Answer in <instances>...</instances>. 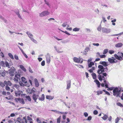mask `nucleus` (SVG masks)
<instances>
[{"instance_id": "obj_1", "label": "nucleus", "mask_w": 123, "mask_h": 123, "mask_svg": "<svg viewBox=\"0 0 123 123\" xmlns=\"http://www.w3.org/2000/svg\"><path fill=\"white\" fill-rule=\"evenodd\" d=\"M98 68L99 69L97 71L98 73V74H102L105 77L107 75V74L106 73H104V72H105L106 73L108 72V69L107 67H106L104 68L103 66L101 65H99L98 66Z\"/></svg>"}, {"instance_id": "obj_2", "label": "nucleus", "mask_w": 123, "mask_h": 123, "mask_svg": "<svg viewBox=\"0 0 123 123\" xmlns=\"http://www.w3.org/2000/svg\"><path fill=\"white\" fill-rule=\"evenodd\" d=\"M121 90H119L118 88H115L113 90V94L114 96L117 97H120V94L121 92Z\"/></svg>"}, {"instance_id": "obj_3", "label": "nucleus", "mask_w": 123, "mask_h": 123, "mask_svg": "<svg viewBox=\"0 0 123 123\" xmlns=\"http://www.w3.org/2000/svg\"><path fill=\"white\" fill-rule=\"evenodd\" d=\"M104 76H105L104 75L101 76L100 74H99L98 76V78L99 80L101 81L102 80H104V82L105 84V86L106 88H108V84H109V83L105 80Z\"/></svg>"}, {"instance_id": "obj_4", "label": "nucleus", "mask_w": 123, "mask_h": 123, "mask_svg": "<svg viewBox=\"0 0 123 123\" xmlns=\"http://www.w3.org/2000/svg\"><path fill=\"white\" fill-rule=\"evenodd\" d=\"M26 34L31 40L33 42L36 44L37 43V41L34 38L33 35L31 33L27 31L26 32Z\"/></svg>"}, {"instance_id": "obj_5", "label": "nucleus", "mask_w": 123, "mask_h": 123, "mask_svg": "<svg viewBox=\"0 0 123 123\" xmlns=\"http://www.w3.org/2000/svg\"><path fill=\"white\" fill-rule=\"evenodd\" d=\"M50 12L46 10L43 11L39 13V16L40 17H43L48 15Z\"/></svg>"}, {"instance_id": "obj_6", "label": "nucleus", "mask_w": 123, "mask_h": 123, "mask_svg": "<svg viewBox=\"0 0 123 123\" xmlns=\"http://www.w3.org/2000/svg\"><path fill=\"white\" fill-rule=\"evenodd\" d=\"M0 65L4 67H7L8 68H9L10 66L8 62H4L3 61H1L0 62Z\"/></svg>"}, {"instance_id": "obj_7", "label": "nucleus", "mask_w": 123, "mask_h": 123, "mask_svg": "<svg viewBox=\"0 0 123 123\" xmlns=\"http://www.w3.org/2000/svg\"><path fill=\"white\" fill-rule=\"evenodd\" d=\"M102 32L103 33L107 34L110 33L111 31V29L105 27H102Z\"/></svg>"}, {"instance_id": "obj_8", "label": "nucleus", "mask_w": 123, "mask_h": 123, "mask_svg": "<svg viewBox=\"0 0 123 123\" xmlns=\"http://www.w3.org/2000/svg\"><path fill=\"white\" fill-rule=\"evenodd\" d=\"M32 98L34 100V102L37 103V99H39V95L38 94H34L32 96Z\"/></svg>"}, {"instance_id": "obj_9", "label": "nucleus", "mask_w": 123, "mask_h": 123, "mask_svg": "<svg viewBox=\"0 0 123 123\" xmlns=\"http://www.w3.org/2000/svg\"><path fill=\"white\" fill-rule=\"evenodd\" d=\"M54 48L56 51L58 53H62L63 52V51L62 50V48L61 47L57 48L56 46H54Z\"/></svg>"}, {"instance_id": "obj_10", "label": "nucleus", "mask_w": 123, "mask_h": 123, "mask_svg": "<svg viewBox=\"0 0 123 123\" xmlns=\"http://www.w3.org/2000/svg\"><path fill=\"white\" fill-rule=\"evenodd\" d=\"M15 100L17 102H19V103L23 104H25L24 100L23 98H16Z\"/></svg>"}, {"instance_id": "obj_11", "label": "nucleus", "mask_w": 123, "mask_h": 123, "mask_svg": "<svg viewBox=\"0 0 123 123\" xmlns=\"http://www.w3.org/2000/svg\"><path fill=\"white\" fill-rule=\"evenodd\" d=\"M20 74H15V75L14 78L13 79L14 81L16 82H18V80H20Z\"/></svg>"}, {"instance_id": "obj_12", "label": "nucleus", "mask_w": 123, "mask_h": 123, "mask_svg": "<svg viewBox=\"0 0 123 123\" xmlns=\"http://www.w3.org/2000/svg\"><path fill=\"white\" fill-rule=\"evenodd\" d=\"M46 62L49 64L50 61V56L49 53H48L46 55Z\"/></svg>"}, {"instance_id": "obj_13", "label": "nucleus", "mask_w": 123, "mask_h": 123, "mask_svg": "<svg viewBox=\"0 0 123 123\" xmlns=\"http://www.w3.org/2000/svg\"><path fill=\"white\" fill-rule=\"evenodd\" d=\"M22 81L25 84H26V86L27 87H29L30 85L27 82V80L24 77H22L21 78Z\"/></svg>"}, {"instance_id": "obj_14", "label": "nucleus", "mask_w": 123, "mask_h": 123, "mask_svg": "<svg viewBox=\"0 0 123 123\" xmlns=\"http://www.w3.org/2000/svg\"><path fill=\"white\" fill-rule=\"evenodd\" d=\"M108 61L111 63H116L117 61L116 60V59H112L111 58H109L108 59Z\"/></svg>"}, {"instance_id": "obj_15", "label": "nucleus", "mask_w": 123, "mask_h": 123, "mask_svg": "<svg viewBox=\"0 0 123 123\" xmlns=\"http://www.w3.org/2000/svg\"><path fill=\"white\" fill-rule=\"evenodd\" d=\"M108 63L105 61H100L99 62V64L103 65L104 67H106L108 65L107 64Z\"/></svg>"}, {"instance_id": "obj_16", "label": "nucleus", "mask_w": 123, "mask_h": 123, "mask_svg": "<svg viewBox=\"0 0 123 123\" xmlns=\"http://www.w3.org/2000/svg\"><path fill=\"white\" fill-rule=\"evenodd\" d=\"M9 73L10 75L11 76H13L14 74L15 70L13 69H11L9 70Z\"/></svg>"}, {"instance_id": "obj_17", "label": "nucleus", "mask_w": 123, "mask_h": 123, "mask_svg": "<svg viewBox=\"0 0 123 123\" xmlns=\"http://www.w3.org/2000/svg\"><path fill=\"white\" fill-rule=\"evenodd\" d=\"M24 98L25 100H28L29 101H31V98L29 95L25 96Z\"/></svg>"}, {"instance_id": "obj_18", "label": "nucleus", "mask_w": 123, "mask_h": 123, "mask_svg": "<svg viewBox=\"0 0 123 123\" xmlns=\"http://www.w3.org/2000/svg\"><path fill=\"white\" fill-rule=\"evenodd\" d=\"M71 81L70 80L67 81V89H69L71 87Z\"/></svg>"}, {"instance_id": "obj_19", "label": "nucleus", "mask_w": 123, "mask_h": 123, "mask_svg": "<svg viewBox=\"0 0 123 123\" xmlns=\"http://www.w3.org/2000/svg\"><path fill=\"white\" fill-rule=\"evenodd\" d=\"M22 92L21 91H18L15 92V94L16 96L18 97L20 96Z\"/></svg>"}, {"instance_id": "obj_20", "label": "nucleus", "mask_w": 123, "mask_h": 123, "mask_svg": "<svg viewBox=\"0 0 123 123\" xmlns=\"http://www.w3.org/2000/svg\"><path fill=\"white\" fill-rule=\"evenodd\" d=\"M73 59L74 61L75 62L78 63L80 62V59L79 58L75 57L73 58Z\"/></svg>"}, {"instance_id": "obj_21", "label": "nucleus", "mask_w": 123, "mask_h": 123, "mask_svg": "<svg viewBox=\"0 0 123 123\" xmlns=\"http://www.w3.org/2000/svg\"><path fill=\"white\" fill-rule=\"evenodd\" d=\"M4 83L6 86H11L12 85V83L9 81H6V80L4 81Z\"/></svg>"}, {"instance_id": "obj_22", "label": "nucleus", "mask_w": 123, "mask_h": 123, "mask_svg": "<svg viewBox=\"0 0 123 123\" xmlns=\"http://www.w3.org/2000/svg\"><path fill=\"white\" fill-rule=\"evenodd\" d=\"M45 96L43 94H42L40 97L39 96V100L41 101H43L44 100Z\"/></svg>"}, {"instance_id": "obj_23", "label": "nucleus", "mask_w": 123, "mask_h": 123, "mask_svg": "<svg viewBox=\"0 0 123 123\" xmlns=\"http://www.w3.org/2000/svg\"><path fill=\"white\" fill-rule=\"evenodd\" d=\"M22 120L21 118L18 117L17 118V121L16 122V123H21Z\"/></svg>"}, {"instance_id": "obj_24", "label": "nucleus", "mask_w": 123, "mask_h": 123, "mask_svg": "<svg viewBox=\"0 0 123 123\" xmlns=\"http://www.w3.org/2000/svg\"><path fill=\"white\" fill-rule=\"evenodd\" d=\"M114 56L118 60H122V58L120 56H118L117 55L115 54L114 55Z\"/></svg>"}, {"instance_id": "obj_25", "label": "nucleus", "mask_w": 123, "mask_h": 123, "mask_svg": "<svg viewBox=\"0 0 123 123\" xmlns=\"http://www.w3.org/2000/svg\"><path fill=\"white\" fill-rule=\"evenodd\" d=\"M46 98L47 99L52 100L53 99L54 97L50 95H46Z\"/></svg>"}, {"instance_id": "obj_26", "label": "nucleus", "mask_w": 123, "mask_h": 123, "mask_svg": "<svg viewBox=\"0 0 123 123\" xmlns=\"http://www.w3.org/2000/svg\"><path fill=\"white\" fill-rule=\"evenodd\" d=\"M51 111H54L56 113L58 114H60V113L63 114L64 112H61L58 111H57L56 110H51Z\"/></svg>"}, {"instance_id": "obj_27", "label": "nucleus", "mask_w": 123, "mask_h": 123, "mask_svg": "<svg viewBox=\"0 0 123 123\" xmlns=\"http://www.w3.org/2000/svg\"><path fill=\"white\" fill-rule=\"evenodd\" d=\"M123 45V44L121 43H119L116 44L115 45V47H121Z\"/></svg>"}, {"instance_id": "obj_28", "label": "nucleus", "mask_w": 123, "mask_h": 123, "mask_svg": "<svg viewBox=\"0 0 123 123\" xmlns=\"http://www.w3.org/2000/svg\"><path fill=\"white\" fill-rule=\"evenodd\" d=\"M19 85H17V84H15L13 86V89H14L15 88H16L18 90L19 88Z\"/></svg>"}, {"instance_id": "obj_29", "label": "nucleus", "mask_w": 123, "mask_h": 123, "mask_svg": "<svg viewBox=\"0 0 123 123\" xmlns=\"http://www.w3.org/2000/svg\"><path fill=\"white\" fill-rule=\"evenodd\" d=\"M19 67L20 68L22 69L25 72H26V69L24 68V66L22 65H20Z\"/></svg>"}, {"instance_id": "obj_30", "label": "nucleus", "mask_w": 123, "mask_h": 123, "mask_svg": "<svg viewBox=\"0 0 123 123\" xmlns=\"http://www.w3.org/2000/svg\"><path fill=\"white\" fill-rule=\"evenodd\" d=\"M92 75L94 79H95L96 78L97 75L95 73H92Z\"/></svg>"}, {"instance_id": "obj_31", "label": "nucleus", "mask_w": 123, "mask_h": 123, "mask_svg": "<svg viewBox=\"0 0 123 123\" xmlns=\"http://www.w3.org/2000/svg\"><path fill=\"white\" fill-rule=\"evenodd\" d=\"M8 55L9 56V57L12 59H14V58L12 54L11 53H8Z\"/></svg>"}, {"instance_id": "obj_32", "label": "nucleus", "mask_w": 123, "mask_h": 123, "mask_svg": "<svg viewBox=\"0 0 123 123\" xmlns=\"http://www.w3.org/2000/svg\"><path fill=\"white\" fill-rule=\"evenodd\" d=\"M108 117V116L106 115H104L103 117H102L103 119L104 120H105Z\"/></svg>"}, {"instance_id": "obj_33", "label": "nucleus", "mask_w": 123, "mask_h": 123, "mask_svg": "<svg viewBox=\"0 0 123 123\" xmlns=\"http://www.w3.org/2000/svg\"><path fill=\"white\" fill-rule=\"evenodd\" d=\"M94 65V63L92 62H90L89 64H88V66L89 67L91 68L92 65Z\"/></svg>"}, {"instance_id": "obj_34", "label": "nucleus", "mask_w": 123, "mask_h": 123, "mask_svg": "<svg viewBox=\"0 0 123 123\" xmlns=\"http://www.w3.org/2000/svg\"><path fill=\"white\" fill-rule=\"evenodd\" d=\"M44 1L45 4H46L49 7H50V5L48 2L46 0H44Z\"/></svg>"}, {"instance_id": "obj_35", "label": "nucleus", "mask_w": 123, "mask_h": 123, "mask_svg": "<svg viewBox=\"0 0 123 123\" xmlns=\"http://www.w3.org/2000/svg\"><path fill=\"white\" fill-rule=\"evenodd\" d=\"M80 30V28H78L77 27H76L73 29V31H79Z\"/></svg>"}, {"instance_id": "obj_36", "label": "nucleus", "mask_w": 123, "mask_h": 123, "mask_svg": "<svg viewBox=\"0 0 123 123\" xmlns=\"http://www.w3.org/2000/svg\"><path fill=\"white\" fill-rule=\"evenodd\" d=\"M95 69V68L94 67H92V68L90 69L88 71L90 73H92L93 72V71Z\"/></svg>"}, {"instance_id": "obj_37", "label": "nucleus", "mask_w": 123, "mask_h": 123, "mask_svg": "<svg viewBox=\"0 0 123 123\" xmlns=\"http://www.w3.org/2000/svg\"><path fill=\"white\" fill-rule=\"evenodd\" d=\"M101 24H100V25L98 27L97 29L98 31H101Z\"/></svg>"}, {"instance_id": "obj_38", "label": "nucleus", "mask_w": 123, "mask_h": 123, "mask_svg": "<svg viewBox=\"0 0 123 123\" xmlns=\"http://www.w3.org/2000/svg\"><path fill=\"white\" fill-rule=\"evenodd\" d=\"M90 50V48L89 47H86L85 49L84 52H88V51Z\"/></svg>"}, {"instance_id": "obj_39", "label": "nucleus", "mask_w": 123, "mask_h": 123, "mask_svg": "<svg viewBox=\"0 0 123 123\" xmlns=\"http://www.w3.org/2000/svg\"><path fill=\"white\" fill-rule=\"evenodd\" d=\"M103 92L102 91H98L97 92V95H99L100 94H102L103 93Z\"/></svg>"}, {"instance_id": "obj_40", "label": "nucleus", "mask_w": 123, "mask_h": 123, "mask_svg": "<svg viewBox=\"0 0 123 123\" xmlns=\"http://www.w3.org/2000/svg\"><path fill=\"white\" fill-rule=\"evenodd\" d=\"M16 14L17 15L18 17L20 19H21L22 18L19 13V12H16Z\"/></svg>"}, {"instance_id": "obj_41", "label": "nucleus", "mask_w": 123, "mask_h": 123, "mask_svg": "<svg viewBox=\"0 0 123 123\" xmlns=\"http://www.w3.org/2000/svg\"><path fill=\"white\" fill-rule=\"evenodd\" d=\"M108 51V50L107 49H104L103 52V54H106Z\"/></svg>"}, {"instance_id": "obj_42", "label": "nucleus", "mask_w": 123, "mask_h": 123, "mask_svg": "<svg viewBox=\"0 0 123 123\" xmlns=\"http://www.w3.org/2000/svg\"><path fill=\"white\" fill-rule=\"evenodd\" d=\"M117 105L118 106H119L120 107H123V106L120 103L118 102L117 103Z\"/></svg>"}, {"instance_id": "obj_43", "label": "nucleus", "mask_w": 123, "mask_h": 123, "mask_svg": "<svg viewBox=\"0 0 123 123\" xmlns=\"http://www.w3.org/2000/svg\"><path fill=\"white\" fill-rule=\"evenodd\" d=\"M0 18L1 19L3 20L5 22V23L7 21V20H6L4 18H3V17L2 16H0Z\"/></svg>"}, {"instance_id": "obj_44", "label": "nucleus", "mask_w": 123, "mask_h": 123, "mask_svg": "<svg viewBox=\"0 0 123 123\" xmlns=\"http://www.w3.org/2000/svg\"><path fill=\"white\" fill-rule=\"evenodd\" d=\"M92 119V117L91 116H90L88 117L87 119H86V120L88 121H90Z\"/></svg>"}, {"instance_id": "obj_45", "label": "nucleus", "mask_w": 123, "mask_h": 123, "mask_svg": "<svg viewBox=\"0 0 123 123\" xmlns=\"http://www.w3.org/2000/svg\"><path fill=\"white\" fill-rule=\"evenodd\" d=\"M6 89L8 91H9L10 90V87L7 86H6Z\"/></svg>"}, {"instance_id": "obj_46", "label": "nucleus", "mask_w": 123, "mask_h": 123, "mask_svg": "<svg viewBox=\"0 0 123 123\" xmlns=\"http://www.w3.org/2000/svg\"><path fill=\"white\" fill-rule=\"evenodd\" d=\"M114 52V51L113 50H110L109 51V53L110 54H112Z\"/></svg>"}, {"instance_id": "obj_47", "label": "nucleus", "mask_w": 123, "mask_h": 123, "mask_svg": "<svg viewBox=\"0 0 123 123\" xmlns=\"http://www.w3.org/2000/svg\"><path fill=\"white\" fill-rule=\"evenodd\" d=\"M0 74L3 77H4L6 75V73L4 72H2Z\"/></svg>"}, {"instance_id": "obj_48", "label": "nucleus", "mask_w": 123, "mask_h": 123, "mask_svg": "<svg viewBox=\"0 0 123 123\" xmlns=\"http://www.w3.org/2000/svg\"><path fill=\"white\" fill-rule=\"evenodd\" d=\"M0 85L1 86H2V87H4L6 85L5 83H4H4L1 82L0 84Z\"/></svg>"}, {"instance_id": "obj_49", "label": "nucleus", "mask_w": 123, "mask_h": 123, "mask_svg": "<svg viewBox=\"0 0 123 123\" xmlns=\"http://www.w3.org/2000/svg\"><path fill=\"white\" fill-rule=\"evenodd\" d=\"M119 120L118 117H117L115 120V123H118V121Z\"/></svg>"}, {"instance_id": "obj_50", "label": "nucleus", "mask_w": 123, "mask_h": 123, "mask_svg": "<svg viewBox=\"0 0 123 123\" xmlns=\"http://www.w3.org/2000/svg\"><path fill=\"white\" fill-rule=\"evenodd\" d=\"M14 58L16 60H18V56L16 55H14Z\"/></svg>"}, {"instance_id": "obj_51", "label": "nucleus", "mask_w": 123, "mask_h": 123, "mask_svg": "<svg viewBox=\"0 0 123 123\" xmlns=\"http://www.w3.org/2000/svg\"><path fill=\"white\" fill-rule=\"evenodd\" d=\"M45 65V62L44 61H43L41 63V65L42 66H44Z\"/></svg>"}, {"instance_id": "obj_52", "label": "nucleus", "mask_w": 123, "mask_h": 123, "mask_svg": "<svg viewBox=\"0 0 123 123\" xmlns=\"http://www.w3.org/2000/svg\"><path fill=\"white\" fill-rule=\"evenodd\" d=\"M93 114L94 115H97L98 113V111L96 110H94L93 112Z\"/></svg>"}, {"instance_id": "obj_53", "label": "nucleus", "mask_w": 123, "mask_h": 123, "mask_svg": "<svg viewBox=\"0 0 123 123\" xmlns=\"http://www.w3.org/2000/svg\"><path fill=\"white\" fill-rule=\"evenodd\" d=\"M94 82H95L96 83L97 85L100 83L99 82V81L97 80H95L94 81Z\"/></svg>"}, {"instance_id": "obj_54", "label": "nucleus", "mask_w": 123, "mask_h": 123, "mask_svg": "<svg viewBox=\"0 0 123 123\" xmlns=\"http://www.w3.org/2000/svg\"><path fill=\"white\" fill-rule=\"evenodd\" d=\"M22 11L23 12H26L28 13V14L29 13V12L27 10H26L23 9Z\"/></svg>"}, {"instance_id": "obj_55", "label": "nucleus", "mask_w": 123, "mask_h": 123, "mask_svg": "<svg viewBox=\"0 0 123 123\" xmlns=\"http://www.w3.org/2000/svg\"><path fill=\"white\" fill-rule=\"evenodd\" d=\"M100 57L101 58H104L105 57L106 55H100Z\"/></svg>"}, {"instance_id": "obj_56", "label": "nucleus", "mask_w": 123, "mask_h": 123, "mask_svg": "<svg viewBox=\"0 0 123 123\" xmlns=\"http://www.w3.org/2000/svg\"><path fill=\"white\" fill-rule=\"evenodd\" d=\"M83 114L84 115L85 117H87L88 115V114L86 112H84Z\"/></svg>"}, {"instance_id": "obj_57", "label": "nucleus", "mask_w": 123, "mask_h": 123, "mask_svg": "<svg viewBox=\"0 0 123 123\" xmlns=\"http://www.w3.org/2000/svg\"><path fill=\"white\" fill-rule=\"evenodd\" d=\"M92 44L95 46H98L99 45V44L98 43H93Z\"/></svg>"}, {"instance_id": "obj_58", "label": "nucleus", "mask_w": 123, "mask_h": 123, "mask_svg": "<svg viewBox=\"0 0 123 123\" xmlns=\"http://www.w3.org/2000/svg\"><path fill=\"white\" fill-rule=\"evenodd\" d=\"M60 117L58 118L57 119V123H60Z\"/></svg>"}, {"instance_id": "obj_59", "label": "nucleus", "mask_w": 123, "mask_h": 123, "mask_svg": "<svg viewBox=\"0 0 123 123\" xmlns=\"http://www.w3.org/2000/svg\"><path fill=\"white\" fill-rule=\"evenodd\" d=\"M29 71L31 73H33V72L32 71V70L31 69L30 67H29Z\"/></svg>"}, {"instance_id": "obj_60", "label": "nucleus", "mask_w": 123, "mask_h": 123, "mask_svg": "<svg viewBox=\"0 0 123 123\" xmlns=\"http://www.w3.org/2000/svg\"><path fill=\"white\" fill-rule=\"evenodd\" d=\"M37 122L38 123H42L41 121L39 120V118H37Z\"/></svg>"}, {"instance_id": "obj_61", "label": "nucleus", "mask_w": 123, "mask_h": 123, "mask_svg": "<svg viewBox=\"0 0 123 123\" xmlns=\"http://www.w3.org/2000/svg\"><path fill=\"white\" fill-rule=\"evenodd\" d=\"M35 84L36 86L37 87H38L39 85V83L38 82L35 83Z\"/></svg>"}, {"instance_id": "obj_62", "label": "nucleus", "mask_w": 123, "mask_h": 123, "mask_svg": "<svg viewBox=\"0 0 123 123\" xmlns=\"http://www.w3.org/2000/svg\"><path fill=\"white\" fill-rule=\"evenodd\" d=\"M67 23H63L62 25V26L63 27H65L66 26V25H67Z\"/></svg>"}, {"instance_id": "obj_63", "label": "nucleus", "mask_w": 123, "mask_h": 123, "mask_svg": "<svg viewBox=\"0 0 123 123\" xmlns=\"http://www.w3.org/2000/svg\"><path fill=\"white\" fill-rule=\"evenodd\" d=\"M95 11L98 14L99 12V10L98 9H97L95 10Z\"/></svg>"}, {"instance_id": "obj_64", "label": "nucleus", "mask_w": 123, "mask_h": 123, "mask_svg": "<svg viewBox=\"0 0 123 123\" xmlns=\"http://www.w3.org/2000/svg\"><path fill=\"white\" fill-rule=\"evenodd\" d=\"M66 29L67 30H68L69 31H71L72 30V28L71 27H70V28H68V27H67L66 28Z\"/></svg>"}]
</instances>
